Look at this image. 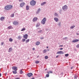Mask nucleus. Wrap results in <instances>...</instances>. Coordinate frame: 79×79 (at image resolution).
<instances>
[{"mask_svg": "<svg viewBox=\"0 0 79 79\" xmlns=\"http://www.w3.org/2000/svg\"><path fill=\"white\" fill-rule=\"evenodd\" d=\"M13 8V6L11 5H7L4 7L5 10H10Z\"/></svg>", "mask_w": 79, "mask_h": 79, "instance_id": "f257e3e1", "label": "nucleus"}, {"mask_svg": "<svg viewBox=\"0 0 79 79\" xmlns=\"http://www.w3.org/2000/svg\"><path fill=\"white\" fill-rule=\"evenodd\" d=\"M36 3V2L34 0L31 1L30 2V5L32 6H34V5H35Z\"/></svg>", "mask_w": 79, "mask_h": 79, "instance_id": "f03ea898", "label": "nucleus"}, {"mask_svg": "<svg viewBox=\"0 0 79 79\" xmlns=\"http://www.w3.org/2000/svg\"><path fill=\"white\" fill-rule=\"evenodd\" d=\"M46 18H43V19L41 21V24H44L45 23V22L46 21Z\"/></svg>", "mask_w": 79, "mask_h": 79, "instance_id": "7ed1b4c3", "label": "nucleus"}, {"mask_svg": "<svg viewBox=\"0 0 79 79\" xmlns=\"http://www.w3.org/2000/svg\"><path fill=\"white\" fill-rule=\"evenodd\" d=\"M62 9L63 10H66L68 9V6L66 5H64L63 7H62Z\"/></svg>", "mask_w": 79, "mask_h": 79, "instance_id": "20e7f679", "label": "nucleus"}, {"mask_svg": "<svg viewBox=\"0 0 79 79\" xmlns=\"http://www.w3.org/2000/svg\"><path fill=\"white\" fill-rule=\"evenodd\" d=\"M12 69L13 70H15V71H17V70H18V67L16 66H13L12 67Z\"/></svg>", "mask_w": 79, "mask_h": 79, "instance_id": "39448f33", "label": "nucleus"}, {"mask_svg": "<svg viewBox=\"0 0 79 79\" xmlns=\"http://www.w3.org/2000/svg\"><path fill=\"white\" fill-rule=\"evenodd\" d=\"M28 37V35L27 34H26L23 35V38H24L25 39H27V37Z\"/></svg>", "mask_w": 79, "mask_h": 79, "instance_id": "423d86ee", "label": "nucleus"}, {"mask_svg": "<svg viewBox=\"0 0 79 79\" xmlns=\"http://www.w3.org/2000/svg\"><path fill=\"white\" fill-rule=\"evenodd\" d=\"M25 5V3L24 2L21 3L20 4V5L21 7H23L24 6V5Z\"/></svg>", "mask_w": 79, "mask_h": 79, "instance_id": "0eeeda50", "label": "nucleus"}, {"mask_svg": "<svg viewBox=\"0 0 79 79\" xmlns=\"http://www.w3.org/2000/svg\"><path fill=\"white\" fill-rule=\"evenodd\" d=\"M33 74L32 73H28L27 74V76H28V77H31V76H32Z\"/></svg>", "mask_w": 79, "mask_h": 79, "instance_id": "6e6552de", "label": "nucleus"}, {"mask_svg": "<svg viewBox=\"0 0 79 79\" xmlns=\"http://www.w3.org/2000/svg\"><path fill=\"white\" fill-rule=\"evenodd\" d=\"M79 41V40L77 39H75L72 41V42H73V43H75V42H77Z\"/></svg>", "mask_w": 79, "mask_h": 79, "instance_id": "1a4fd4ad", "label": "nucleus"}, {"mask_svg": "<svg viewBox=\"0 0 79 79\" xmlns=\"http://www.w3.org/2000/svg\"><path fill=\"white\" fill-rule=\"evenodd\" d=\"M5 17H2L0 19V20H1V21H3Z\"/></svg>", "mask_w": 79, "mask_h": 79, "instance_id": "9d476101", "label": "nucleus"}, {"mask_svg": "<svg viewBox=\"0 0 79 79\" xmlns=\"http://www.w3.org/2000/svg\"><path fill=\"white\" fill-rule=\"evenodd\" d=\"M18 22L17 21H14L13 22V24H14V25H16V24H18Z\"/></svg>", "mask_w": 79, "mask_h": 79, "instance_id": "9b49d317", "label": "nucleus"}, {"mask_svg": "<svg viewBox=\"0 0 79 79\" xmlns=\"http://www.w3.org/2000/svg\"><path fill=\"white\" fill-rule=\"evenodd\" d=\"M40 44V42L37 41V42H36L35 45H39Z\"/></svg>", "mask_w": 79, "mask_h": 79, "instance_id": "f8f14e48", "label": "nucleus"}, {"mask_svg": "<svg viewBox=\"0 0 79 79\" xmlns=\"http://www.w3.org/2000/svg\"><path fill=\"white\" fill-rule=\"evenodd\" d=\"M59 54H62L63 53V52L60 51L57 52V54H59Z\"/></svg>", "mask_w": 79, "mask_h": 79, "instance_id": "ddd939ff", "label": "nucleus"}, {"mask_svg": "<svg viewBox=\"0 0 79 79\" xmlns=\"http://www.w3.org/2000/svg\"><path fill=\"white\" fill-rule=\"evenodd\" d=\"M37 17H35L33 19V21H36L37 20Z\"/></svg>", "mask_w": 79, "mask_h": 79, "instance_id": "4468645a", "label": "nucleus"}, {"mask_svg": "<svg viewBox=\"0 0 79 79\" xmlns=\"http://www.w3.org/2000/svg\"><path fill=\"white\" fill-rule=\"evenodd\" d=\"M40 23H38L37 24L36 26V27H39V26H40Z\"/></svg>", "mask_w": 79, "mask_h": 79, "instance_id": "2eb2a0df", "label": "nucleus"}, {"mask_svg": "<svg viewBox=\"0 0 79 79\" xmlns=\"http://www.w3.org/2000/svg\"><path fill=\"white\" fill-rule=\"evenodd\" d=\"M46 3H47V2H44L42 3L41 4V6H43V5H44L45 4H46Z\"/></svg>", "mask_w": 79, "mask_h": 79, "instance_id": "dca6fc26", "label": "nucleus"}, {"mask_svg": "<svg viewBox=\"0 0 79 79\" xmlns=\"http://www.w3.org/2000/svg\"><path fill=\"white\" fill-rule=\"evenodd\" d=\"M54 19L55 20V21H56V22H57V21H58V18H54Z\"/></svg>", "mask_w": 79, "mask_h": 79, "instance_id": "f3484780", "label": "nucleus"}, {"mask_svg": "<svg viewBox=\"0 0 79 79\" xmlns=\"http://www.w3.org/2000/svg\"><path fill=\"white\" fill-rule=\"evenodd\" d=\"M7 29H13V27H12V26H9L7 27Z\"/></svg>", "mask_w": 79, "mask_h": 79, "instance_id": "a211bd4d", "label": "nucleus"}, {"mask_svg": "<svg viewBox=\"0 0 79 79\" xmlns=\"http://www.w3.org/2000/svg\"><path fill=\"white\" fill-rule=\"evenodd\" d=\"M12 48H9L8 51L9 52H11V51H12Z\"/></svg>", "mask_w": 79, "mask_h": 79, "instance_id": "6ab92c4d", "label": "nucleus"}, {"mask_svg": "<svg viewBox=\"0 0 79 79\" xmlns=\"http://www.w3.org/2000/svg\"><path fill=\"white\" fill-rule=\"evenodd\" d=\"M75 27L76 26L75 25L72 26L70 27V29H73V28H74V27Z\"/></svg>", "mask_w": 79, "mask_h": 79, "instance_id": "aec40b11", "label": "nucleus"}, {"mask_svg": "<svg viewBox=\"0 0 79 79\" xmlns=\"http://www.w3.org/2000/svg\"><path fill=\"white\" fill-rule=\"evenodd\" d=\"M17 70H15V71H12L13 74H16L17 73V71H16Z\"/></svg>", "mask_w": 79, "mask_h": 79, "instance_id": "412c9836", "label": "nucleus"}, {"mask_svg": "<svg viewBox=\"0 0 79 79\" xmlns=\"http://www.w3.org/2000/svg\"><path fill=\"white\" fill-rule=\"evenodd\" d=\"M29 39H27V40L26 41V42H25V43L26 44H27V43H28V42H29Z\"/></svg>", "mask_w": 79, "mask_h": 79, "instance_id": "4be33fe9", "label": "nucleus"}, {"mask_svg": "<svg viewBox=\"0 0 79 79\" xmlns=\"http://www.w3.org/2000/svg\"><path fill=\"white\" fill-rule=\"evenodd\" d=\"M21 36H19L18 37V39L20 40L21 39Z\"/></svg>", "mask_w": 79, "mask_h": 79, "instance_id": "5701e85b", "label": "nucleus"}, {"mask_svg": "<svg viewBox=\"0 0 79 79\" xmlns=\"http://www.w3.org/2000/svg\"><path fill=\"white\" fill-rule=\"evenodd\" d=\"M23 73V71H22V70H20V74H22Z\"/></svg>", "mask_w": 79, "mask_h": 79, "instance_id": "b1692460", "label": "nucleus"}, {"mask_svg": "<svg viewBox=\"0 0 79 79\" xmlns=\"http://www.w3.org/2000/svg\"><path fill=\"white\" fill-rule=\"evenodd\" d=\"M9 41L10 42H12L13 41V39H12L11 38H10L9 39Z\"/></svg>", "mask_w": 79, "mask_h": 79, "instance_id": "393cba45", "label": "nucleus"}, {"mask_svg": "<svg viewBox=\"0 0 79 79\" xmlns=\"http://www.w3.org/2000/svg\"><path fill=\"white\" fill-rule=\"evenodd\" d=\"M29 7L28 6H26V10H29Z\"/></svg>", "mask_w": 79, "mask_h": 79, "instance_id": "a878e982", "label": "nucleus"}, {"mask_svg": "<svg viewBox=\"0 0 79 79\" xmlns=\"http://www.w3.org/2000/svg\"><path fill=\"white\" fill-rule=\"evenodd\" d=\"M47 52V50L45 49L43 50V52L44 53H46Z\"/></svg>", "mask_w": 79, "mask_h": 79, "instance_id": "bb28decb", "label": "nucleus"}, {"mask_svg": "<svg viewBox=\"0 0 79 79\" xmlns=\"http://www.w3.org/2000/svg\"><path fill=\"white\" fill-rule=\"evenodd\" d=\"M35 63L36 64H38V63H39V61H35Z\"/></svg>", "mask_w": 79, "mask_h": 79, "instance_id": "cd10ccee", "label": "nucleus"}, {"mask_svg": "<svg viewBox=\"0 0 79 79\" xmlns=\"http://www.w3.org/2000/svg\"><path fill=\"white\" fill-rule=\"evenodd\" d=\"M25 30H26V28H23L21 30V31H25Z\"/></svg>", "mask_w": 79, "mask_h": 79, "instance_id": "c85d7f7f", "label": "nucleus"}, {"mask_svg": "<svg viewBox=\"0 0 79 79\" xmlns=\"http://www.w3.org/2000/svg\"><path fill=\"white\" fill-rule=\"evenodd\" d=\"M45 59H48V57L47 56H45Z\"/></svg>", "mask_w": 79, "mask_h": 79, "instance_id": "c756f323", "label": "nucleus"}, {"mask_svg": "<svg viewBox=\"0 0 79 79\" xmlns=\"http://www.w3.org/2000/svg\"><path fill=\"white\" fill-rule=\"evenodd\" d=\"M42 32V30H41L40 31H38V33H41V32Z\"/></svg>", "mask_w": 79, "mask_h": 79, "instance_id": "7c9ffc66", "label": "nucleus"}, {"mask_svg": "<svg viewBox=\"0 0 79 79\" xmlns=\"http://www.w3.org/2000/svg\"><path fill=\"white\" fill-rule=\"evenodd\" d=\"M40 11V9H39L38 10V11L37 12V13H39V11Z\"/></svg>", "mask_w": 79, "mask_h": 79, "instance_id": "2f4dec72", "label": "nucleus"}, {"mask_svg": "<svg viewBox=\"0 0 79 79\" xmlns=\"http://www.w3.org/2000/svg\"><path fill=\"white\" fill-rule=\"evenodd\" d=\"M65 56H69V54H65Z\"/></svg>", "mask_w": 79, "mask_h": 79, "instance_id": "473e14b6", "label": "nucleus"}, {"mask_svg": "<svg viewBox=\"0 0 79 79\" xmlns=\"http://www.w3.org/2000/svg\"><path fill=\"white\" fill-rule=\"evenodd\" d=\"M23 42H25L26 41V39H22Z\"/></svg>", "mask_w": 79, "mask_h": 79, "instance_id": "72a5a7b5", "label": "nucleus"}, {"mask_svg": "<svg viewBox=\"0 0 79 79\" xmlns=\"http://www.w3.org/2000/svg\"><path fill=\"white\" fill-rule=\"evenodd\" d=\"M54 15H55V16H58V14H57V13H55L54 14Z\"/></svg>", "mask_w": 79, "mask_h": 79, "instance_id": "f704fd0d", "label": "nucleus"}, {"mask_svg": "<svg viewBox=\"0 0 79 79\" xmlns=\"http://www.w3.org/2000/svg\"><path fill=\"white\" fill-rule=\"evenodd\" d=\"M46 77H49V74H47L46 75Z\"/></svg>", "mask_w": 79, "mask_h": 79, "instance_id": "c9c22d12", "label": "nucleus"}, {"mask_svg": "<svg viewBox=\"0 0 79 79\" xmlns=\"http://www.w3.org/2000/svg\"><path fill=\"white\" fill-rule=\"evenodd\" d=\"M76 47H77V48H79V44H78L76 46Z\"/></svg>", "mask_w": 79, "mask_h": 79, "instance_id": "e433bc0d", "label": "nucleus"}, {"mask_svg": "<svg viewBox=\"0 0 79 79\" xmlns=\"http://www.w3.org/2000/svg\"><path fill=\"white\" fill-rule=\"evenodd\" d=\"M14 14H12L11 15V17H14Z\"/></svg>", "mask_w": 79, "mask_h": 79, "instance_id": "4c0bfd02", "label": "nucleus"}, {"mask_svg": "<svg viewBox=\"0 0 79 79\" xmlns=\"http://www.w3.org/2000/svg\"><path fill=\"white\" fill-rule=\"evenodd\" d=\"M4 44V42H3L1 43V45H3Z\"/></svg>", "mask_w": 79, "mask_h": 79, "instance_id": "58836bf2", "label": "nucleus"}, {"mask_svg": "<svg viewBox=\"0 0 79 79\" xmlns=\"http://www.w3.org/2000/svg\"><path fill=\"white\" fill-rule=\"evenodd\" d=\"M63 47V45H60L59 46V47Z\"/></svg>", "mask_w": 79, "mask_h": 79, "instance_id": "ea45409f", "label": "nucleus"}, {"mask_svg": "<svg viewBox=\"0 0 79 79\" xmlns=\"http://www.w3.org/2000/svg\"><path fill=\"white\" fill-rule=\"evenodd\" d=\"M23 0H19V2H23Z\"/></svg>", "mask_w": 79, "mask_h": 79, "instance_id": "a19ab883", "label": "nucleus"}, {"mask_svg": "<svg viewBox=\"0 0 79 79\" xmlns=\"http://www.w3.org/2000/svg\"><path fill=\"white\" fill-rule=\"evenodd\" d=\"M49 72L50 73H53V72H52V71H50Z\"/></svg>", "mask_w": 79, "mask_h": 79, "instance_id": "79ce46f5", "label": "nucleus"}, {"mask_svg": "<svg viewBox=\"0 0 79 79\" xmlns=\"http://www.w3.org/2000/svg\"><path fill=\"white\" fill-rule=\"evenodd\" d=\"M20 78L19 77V78H15V79H20Z\"/></svg>", "mask_w": 79, "mask_h": 79, "instance_id": "37998d69", "label": "nucleus"}, {"mask_svg": "<svg viewBox=\"0 0 79 79\" xmlns=\"http://www.w3.org/2000/svg\"><path fill=\"white\" fill-rule=\"evenodd\" d=\"M33 50H35V48H32Z\"/></svg>", "mask_w": 79, "mask_h": 79, "instance_id": "c03bdc74", "label": "nucleus"}, {"mask_svg": "<svg viewBox=\"0 0 79 79\" xmlns=\"http://www.w3.org/2000/svg\"><path fill=\"white\" fill-rule=\"evenodd\" d=\"M77 79V77H74V79Z\"/></svg>", "mask_w": 79, "mask_h": 79, "instance_id": "a18cd8bd", "label": "nucleus"}, {"mask_svg": "<svg viewBox=\"0 0 79 79\" xmlns=\"http://www.w3.org/2000/svg\"><path fill=\"white\" fill-rule=\"evenodd\" d=\"M40 39H44V38L43 37L41 38Z\"/></svg>", "mask_w": 79, "mask_h": 79, "instance_id": "49530a36", "label": "nucleus"}, {"mask_svg": "<svg viewBox=\"0 0 79 79\" xmlns=\"http://www.w3.org/2000/svg\"><path fill=\"white\" fill-rule=\"evenodd\" d=\"M63 48H62L60 49V50H63Z\"/></svg>", "mask_w": 79, "mask_h": 79, "instance_id": "de8ad7c7", "label": "nucleus"}, {"mask_svg": "<svg viewBox=\"0 0 79 79\" xmlns=\"http://www.w3.org/2000/svg\"><path fill=\"white\" fill-rule=\"evenodd\" d=\"M48 74H50V73L49 72H47Z\"/></svg>", "mask_w": 79, "mask_h": 79, "instance_id": "09e8293b", "label": "nucleus"}, {"mask_svg": "<svg viewBox=\"0 0 79 79\" xmlns=\"http://www.w3.org/2000/svg\"><path fill=\"white\" fill-rule=\"evenodd\" d=\"M2 76V74L1 73H0V77H1Z\"/></svg>", "mask_w": 79, "mask_h": 79, "instance_id": "8fccbe9b", "label": "nucleus"}, {"mask_svg": "<svg viewBox=\"0 0 79 79\" xmlns=\"http://www.w3.org/2000/svg\"><path fill=\"white\" fill-rule=\"evenodd\" d=\"M58 56H56V58H58Z\"/></svg>", "mask_w": 79, "mask_h": 79, "instance_id": "3c124183", "label": "nucleus"}, {"mask_svg": "<svg viewBox=\"0 0 79 79\" xmlns=\"http://www.w3.org/2000/svg\"><path fill=\"white\" fill-rule=\"evenodd\" d=\"M31 79H34V78L33 77V78H31Z\"/></svg>", "mask_w": 79, "mask_h": 79, "instance_id": "603ef678", "label": "nucleus"}, {"mask_svg": "<svg viewBox=\"0 0 79 79\" xmlns=\"http://www.w3.org/2000/svg\"><path fill=\"white\" fill-rule=\"evenodd\" d=\"M77 35H79V33H77Z\"/></svg>", "mask_w": 79, "mask_h": 79, "instance_id": "864d4df0", "label": "nucleus"}, {"mask_svg": "<svg viewBox=\"0 0 79 79\" xmlns=\"http://www.w3.org/2000/svg\"><path fill=\"white\" fill-rule=\"evenodd\" d=\"M73 69V67L71 68V69Z\"/></svg>", "mask_w": 79, "mask_h": 79, "instance_id": "5fc2aeb1", "label": "nucleus"}, {"mask_svg": "<svg viewBox=\"0 0 79 79\" xmlns=\"http://www.w3.org/2000/svg\"><path fill=\"white\" fill-rule=\"evenodd\" d=\"M48 48V47H47V48Z\"/></svg>", "mask_w": 79, "mask_h": 79, "instance_id": "6e6d98bb", "label": "nucleus"}, {"mask_svg": "<svg viewBox=\"0 0 79 79\" xmlns=\"http://www.w3.org/2000/svg\"><path fill=\"white\" fill-rule=\"evenodd\" d=\"M39 56H37V58H38V57H39Z\"/></svg>", "mask_w": 79, "mask_h": 79, "instance_id": "4d7b16f0", "label": "nucleus"}, {"mask_svg": "<svg viewBox=\"0 0 79 79\" xmlns=\"http://www.w3.org/2000/svg\"><path fill=\"white\" fill-rule=\"evenodd\" d=\"M47 69H45V70H47Z\"/></svg>", "mask_w": 79, "mask_h": 79, "instance_id": "13d9d810", "label": "nucleus"}, {"mask_svg": "<svg viewBox=\"0 0 79 79\" xmlns=\"http://www.w3.org/2000/svg\"><path fill=\"white\" fill-rule=\"evenodd\" d=\"M48 51H49V50H48Z\"/></svg>", "mask_w": 79, "mask_h": 79, "instance_id": "bf43d9fd", "label": "nucleus"}]
</instances>
